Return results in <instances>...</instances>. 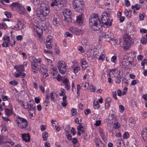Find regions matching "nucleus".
I'll use <instances>...</instances> for the list:
<instances>
[{"mask_svg":"<svg viewBox=\"0 0 147 147\" xmlns=\"http://www.w3.org/2000/svg\"><path fill=\"white\" fill-rule=\"evenodd\" d=\"M48 69L47 67L44 65H42L40 67V72L42 74L43 77L46 78L49 76V74L47 73Z\"/></svg>","mask_w":147,"mask_h":147,"instance_id":"9d476101","label":"nucleus"},{"mask_svg":"<svg viewBox=\"0 0 147 147\" xmlns=\"http://www.w3.org/2000/svg\"><path fill=\"white\" fill-rule=\"evenodd\" d=\"M124 14L125 16L128 18H130L131 16V10L126 9L124 11Z\"/></svg>","mask_w":147,"mask_h":147,"instance_id":"cd10ccee","label":"nucleus"},{"mask_svg":"<svg viewBox=\"0 0 147 147\" xmlns=\"http://www.w3.org/2000/svg\"><path fill=\"white\" fill-rule=\"evenodd\" d=\"M123 46L125 49H128L130 46L132 40L131 37L127 34H125L123 36Z\"/></svg>","mask_w":147,"mask_h":147,"instance_id":"0eeeda50","label":"nucleus"},{"mask_svg":"<svg viewBox=\"0 0 147 147\" xmlns=\"http://www.w3.org/2000/svg\"><path fill=\"white\" fill-rule=\"evenodd\" d=\"M102 17L101 18V23L104 27H108L112 24V22L113 19L111 18L110 14L107 12L103 13L102 14Z\"/></svg>","mask_w":147,"mask_h":147,"instance_id":"7ed1b4c3","label":"nucleus"},{"mask_svg":"<svg viewBox=\"0 0 147 147\" xmlns=\"http://www.w3.org/2000/svg\"><path fill=\"white\" fill-rule=\"evenodd\" d=\"M57 66L60 73L64 74L65 73L67 70V66L64 61L61 60L58 61Z\"/></svg>","mask_w":147,"mask_h":147,"instance_id":"6e6552de","label":"nucleus"},{"mask_svg":"<svg viewBox=\"0 0 147 147\" xmlns=\"http://www.w3.org/2000/svg\"><path fill=\"white\" fill-rule=\"evenodd\" d=\"M117 147H124V144L122 139H118L116 141Z\"/></svg>","mask_w":147,"mask_h":147,"instance_id":"412c9836","label":"nucleus"},{"mask_svg":"<svg viewBox=\"0 0 147 147\" xmlns=\"http://www.w3.org/2000/svg\"><path fill=\"white\" fill-rule=\"evenodd\" d=\"M94 141L96 146H97L102 143V142L99 139L97 138H95Z\"/></svg>","mask_w":147,"mask_h":147,"instance_id":"c03bdc74","label":"nucleus"},{"mask_svg":"<svg viewBox=\"0 0 147 147\" xmlns=\"http://www.w3.org/2000/svg\"><path fill=\"white\" fill-rule=\"evenodd\" d=\"M105 58V54L104 53H102L101 55H100L99 57L98 60H101L102 61H103L104 60V59Z\"/></svg>","mask_w":147,"mask_h":147,"instance_id":"e433bc0d","label":"nucleus"},{"mask_svg":"<svg viewBox=\"0 0 147 147\" xmlns=\"http://www.w3.org/2000/svg\"><path fill=\"white\" fill-rule=\"evenodd\" d=\"M62 82L64 84L67 83L69 82V81L67 78H65L62 79Z\"/></svg>","mask_w":147,"mask_h":147,"instance_id":"e2e57ef3","label":"nucleus"},{"mask_svg":"<svg viewBox=\"0 0 147 147\" xmlns=\"http://www.w3.org/2000/svg\"><path fill=\"white\" fill-rule=\"evenodd\" d=\"M147 42V40L145 38H141V42L142 44L144 45L146 44Z\"/></svg>","mask_w":147,"mask_h":147,"instance_id":"09e8293b","label":"nucleus"},{"mask_svg":"<svg viewBox=\"0 0 147 147\" xmlns=\"http://www.w3.org/2000/svg\"><path fill=\"white\" fill-rule=\"evenodd\" d=\"M59 18L56 14L54 16L52 23L53 25L56 26H58L60 25Z\"/></svg>","mask_w":147,"mask_h":147,"instance_id":"4468645a","label":"nucleus"},{"mask_svg":"<svg viewBox=\"0 0 147 147\" xmlns=\"http://www.w3.org/2000/svg\"><path fill=\"white\" fill-rule=\"evenodd\" d=\"M21 5L18 3H13L11 5V6L12 7H15L16 8H18L20 7Z\"/></svg>","mask_w":147,"mask_h":147,"instance_id":"58836bf2","label":"nucleus"},{"mask_svg":"<svg viewBox=\"0 0 147 147\" xmlns=\"http://www.w3.org/2000/svg\"><path fill=\"white\" fill-rule=\"evenodd\" d=\"M85 114L86 115H88L89 114L91 113V111L90 109H87L85 110L84 111Z\"/></svg>","mask_w":147,"mask_h":147,"instance_id":"69168bd1","label":"nucleus"},{"mask_svg":"<svg viewBox=\"0 0 147 147\" xmlns=\"http://www.w3.org/2000/svg\"><path fill=\"white\" fill-rule=\"evenodd\" d=\"M119 111L121 112H123L124 110V107L122 105H120L119 106Z\"/></svg>","mask_w":147,"mask_h":147,"instance_id":"0e129e2a","label":"nucleus"},{"mask_svg":"<svg viewBox=\"0 0 147 147\" xmlns=\"http://www.w3.org/2000/svg\"><path fill=\"white\" fill-rule=\"evenodd\" d=\"M93 107L94 109H98L100 107L98 102L96 100H94L93 102Z\"/></svg>","mask_w":147,"mask_h":147,"instance_id":"2f4dec72","label":"nucleus"},{"mask_svg":"<svg viewBox=\"0 0 147 147\" xmlns=\"http://www.w3.org/2000/svg\"><path fill=\"white\" fill-rule=\"evenodd\" d=\"M71 134H72L73 135H74L76 134V130H75L74 128V127H72L71 129Z\"/></svg>","mask_w":147,"mask_h":147,"instance_id":"338daca9","label":"nucleus"},{"mask_svg":"<svg viewBox=\"0 0 147 147\" xmlns=\"http://www.w3.org/2000/svg\"><path fill=\"white\" fill-rule=\"evenodd\" d=\"M42 138L44 140H46L48 136V133L47 132H45L42 134Z\"/></svg>","mask_w":147,"mask_h":147,"instance_id":"79ce46f5","label":"nucleus"},{"mask_svg":"<svg viewBox=\"0 0 147 147\" xmlns=\"http://www.w3.org/2000/svg\"><path fill=\"white\" fill-rule=\"evenodd\" d=\"M116 56L115 55H114L111 57V61L112 62L115 63L116 62Z\"/></svg>","mask_w":147,"mask_h":147,"instance_id":"4d7b16f0","label":"nucleus"},{"mask_svg":"<svg viewBox=\"0 0 147 147\" xmlns=\"http://www.w3.org/2000/svg\"><path fill=\"white\" fill-rule=\"evenodd\" d=\"M71 115L72 116H73L75 115L76 114L77 112V110L76 109H73L71 111Z\"/></svg>","mask_w":147,"mask_h":147,"instance_id":"bf43d9fd","label":"nucleus"},{"mask_svg":"<svg viewBox=\"0 0 147 147\" xmlns=\"http://www.w3.org/2000/svg\"><path fill=\"white\" fill-rule=\"evenodd\" d=\"M7 26L6 24L4 23L0 24V29H6Z\"/></svg>","mask_w":147,"mask_h":147,"instance_id":"de8ad7c7","label":"nucleus"},{"mask_svg":"<svg viewBox=\"0 0 147 147\" xmlns=\"http://www.w3.org/2000/svg\"><path fill=\"white\" fill-rule=\"evenodd\" d=\"M51 5L52 7L57 6L59 9H62L63 7V4L61 1L57 0H51Z\"/></svg>","mask_w":147,"mask_h":147,"instance_id":"1a4fd4ad","label":"nucleus"},{"mask_svg":"<svg viewBox=\"0 0 147 147\" xmlns=\"http://www.w3.org/2000/svg\"><path fill=\"white\" fill-rule=\"evenodd\" d=\"M63 13L65 18H67V16H70L72 14L71 11L69 9H65L63 11Z\"/></svg>","mask_w":147,"mask_h":147,"instance_id":"393cba45","label":"nucleus"},{"mask_svg":"<svg viewBox=\"0 0 147 147\" xmlns=\"http://www.w3.org/2000/svg\"><path fill=\"white\" fill-rule=\"evenodd\" d=\"M14 68L17 70L18 71L20 72L21 73L24 71V68L23 65H20L17 67L15 66Z\"/></svg>","mask_w":147,"mask_h":147,"instance_id":"7c9ffc66","label":"nucleus"},{"mask_svg":"<svg viewBox=\"0 0 147 147\" xmlns=\"http://www.w3.org/2000/svg\"><path fill=\"white\" fill-rule=\"evenodd\" d=\"M133 63V61H123L121 62V65L124 68L128 69L131 66Z\"/></svg>","mask_w":147,"mask_h":147,"instance_id":"f8f14e48","label":"nucleus"},{"mask_svg":"<svg viewBox=\"0 0 147 147\" xmlns=\"http://www.w3.org/2000/svg\"><path fill=\"white\" fill-rule=\"evenodd\" d=\"M9 84L14 86H16L18 84V82L17 81L14 80L11 81L9 82Z\"/></svg>","mask_w":147,"mask_h":147,"instance_id":"8fccbe9b","label":"nucleus"},{"mask_svg":"<svg viewBox=\"0 0 147 147\" xmlns=\"http://www.w3.org/2000/svg\"><path fill=\"white\" fill-rule=\"evenodd\" d=\"M98 131L100 134V136L102 138L103 140L105 142H106L107 140L102 129L101 127H99L98 128Z\"/></svg>","mask_w":147,"mask_h":147,"instance_id":"b1692460","label":"nucleus"},{"mask_svg":"<svg viewBox=\"0 0 147 147\" xmlns=\"http://www.w3.org/2000/svg\"><path fill=\"white\" fill-rule=\"evenodd\" d=\"M129 137V134L127 132H125L123 135V138L124 139H126Z\"/></svg>","mask_w":147,"mask_h":147,"instance_id":"49530a36","label":"nucleus"},{"mask_svg":"<svg viewBox=\"0 0 147 147\" xmlns=\"http://www.w3.org/2000/svg\"><path fill=\"white\" fill-rule=\"evenodd\" d=\"M50 7L47 3L41 2L40 9L38 8L36 11L35 14L42 21H44L50 12Z\"/></svg>","mask_w":147,"mask_h":147,"instance_id":"f257e3e1","label":"nucleus"},{"mask_svg":"<svg viewBox=\"0 0 147 147\" xmlns=\"http://www.w3.org/2000/svg\"><path fill=\"white\" fill-rule=\"evenodd\" d=\"M77 130L78 132L77 133V135L78 136H80L81 135V133L80 132L83 133L84 132V127L82 125H79L77 127Z\"/></svg>","mask_w":147,"mask_h":147,"instance_id":"bb28decb","label":"nucleus"},{"mask_svg":"<svg viewBox=\"0 0 147 147\" xmlns=\"http://www.w3.org/2000/svg\"><path fill=\"white\" fill-rule=\"evenodd\" d=\"M107 41L112 45H116L117 44V40L113 37L112 38L110 37L109 40Z\"/></svg>","mask_w":147,"mask_h":147,"instance_id":"4be33fe9","label":"nucleus"},{"mask_svg":"<svg viewBox=\"0 0 147 147\" xmlns=\"http://www.w3.org/2000/svg\"><path fill=\"white\" fill-rule=\"evenodd\" d=\"M14 144V142L8 141L3 142L2 143V145L3 147H13Z\"/></svg>","mask_w":147,"mask_h":147,"instance_id":"f3484780","label":"nucleus"},{"mask_svg":"<svg viewBox=\"0 0 147 147\" xmlns=\"http://www.w3.org/2000/svg\"><path fill=\"white\" fill-rule=\"evenodd\" d=\"M20 104L22 107L25 109H27L29 107V102H28L25 101L21 100Z\"/></svg>","mask_w":147,"mask_h":147,"instance_id":"5701e85b","label":"nucleus"},{"mask_svg":"<svg viewBox=\"0 0 147 147\" xmlns=\"http://www.w3.org/2000/svg\"><path fill=\"white\" fill-rule=\"evenodd\" d=\"M65 20L68 22H71V19L70 16H67V18L65 17Z\"/></svg>","mask_w":147,"mask_h":147,"instance_id":"680f3d73","label":"nucleus"},{"mask_svg":"<svg viewBox=\"0 0 147 147\" xmlns=\"http://www.w3.org/2000/svg\"><path fill=\"white\" fill-rule=\"evenodd\" d=\"M79 121H82V119L80 118H77L75 120V121L76 123L77 124H81L82 125V123H79Z\"/></svg>","mask_w":147,"mask_h":147,"instance_id":"13d9d810","label":"nucleus"},{"mask_svg":"<svg viewBox=\"0 0 147 147\" xmlns=\"http://www.w3.org/2000/svg\"><path fill=\"white\" fill-rule=\"evenodd\" d=\"M36 105L33 101H29V105L28 108H27L28 109V111H32L33 110H36Z\"/></svg>","mask_w":147,"mask_h":147,"instance_id":"dca6fc26","label":"nucleus"},{"mask_svg":"<svg viewBox=\"0 0 147 147\" xmlns=\"http://www.w3.org/2000/svg\"><path fill=\"white\" fill-rule=\"evenodd\" d=\"M60 90L61 91V93L59 94V95L60 96H64L66 95V91L64 89H63V88H61Z\"/></svg>","mask_w":147,"mask_h":147,"instance_id":"37998d69","label":"nucleus"},{"mask_svg":"<svg viewBox=\"0 0 147 147\" xmlns=\"http://www.w3.org/2000/svg\"><path fill=\"white\" fill-rule=\"evenodd\" d=\"M81 67L82 69H85L88 66V65L86 60L85 59H82L81 60Z\"/></svg>","mask_w":147,"mask_h":147,"instance_id":"c85d7f7f","label":"nucleus"},{"mask_svg":"<svg viewBox=\"0 0 147 147\" xmlns=\"http://www.w3.org/2000/svg\"><path fill=\"white\" fill-rule=\"evenodd\" d=\"M50 97L51 98V100L53 101L55 99V97L56 96V94L55 92H51L50 94Z\"/></svg>","mask_w":147,"mask_h":147,"instance_id":"c9c22d12","label":"nucleus"},{"mask_svg":"<svg viewBox=\"0 0 147 147\" xmlns=\"http://www.w3.org/2000/svg\"><path fill=\"white\" fill-rule=\"evenodd\" d=\"M30 59L31 62V67L32 71L34 74L37 73L39 70L38 64L40 63L41 59L40 58L36 59L34 57L32 56L30 57Z\"/></svg>","mask_w":147,"mask_h":147,"instance_id":"20e7f679","label":"nucleus"},{"mask_svg":"<svg viewBox=\"0 0 147 147\" xmlns=\"http://www.w3.org/2000/svg\"><path fill=\"white\" fill-rule=\"evenodd\" d=\"M15 122L17 126L21 129L26 128L28 125L27 120L20 116L16 118Z\"/></svg>","mask_w":147,"mask_h":147,"instance_id":"423d86ee","label":"nucleus"},{"mask_svg":"<svg viewBox=\"0 0 147 147\" xmlns=\"http://www.w3.org/2000/svg\"><path fill=\"white\" fill-rule=\"evenodd\" d=\"M31 2L34 5H37L40 2V0H30Z\"/></svg>","mask_w":147,"mask_h":147,"instance_id":"a18cd8bd","label":"nucleus"},{"mask_svg":"<svg viewBox=\"0 0 147 147\" xmlns=\"http://www.w3.org/2000/svg\"><path fill=\"white\" fill-rule=\"evenodd\" d=\"M18 12L21 14L24 15L26 12L25 9V7L21 5L20 7H19L18 10Z\"/></svg>","mask_w":147,"mask_h":147,"instance_id":"a878e982","label":"nucleus"},{"mask_svg":"<svg viewBox=\"0 0 147 147\" xmlns=\"http://www.w3.org/2000/svg\"><path fill=\"white\" fill-rule=\"evenodd\" d=\"M111 101V99L110 97H107L105 100V109H108L110 107Z\"/></svg>","mask_w":147,"mask_h":147,"instance_id":"aec40b11","label":"nucleus"},{"mask_svg":"<svg viewBox=\"0 0 147 147\" xmlns=\"http://www.w3.org/2000/svg\"><path fill=\"white\" fill-rule=\"evenodd\" d=\"M142 135L143 140L147 142V128L142 129Z\"/></svg>","mask_w":147,"mask_h":147,"instance_id":"6ab92c4d","label":"nucleus"},{"mask_svg":"<svg viewBox=\"0 0 147 147\" xmlns=\"http://www.w3.org/2000/svg\"><path fill=\"white\" fill-rule=\"evenodd\" d=\"M84 22L83 15L81 13L76 17V23L78 25H82Z\"/></svg>","mask_w":147,"mask_h":147,"instance_id":"ddd939ff","label":"nucleus"},{"mask_svg":"<svg viewBox=\"0 0 147 147\" xmlns=\"http://www.w3.org/2000/svg\"><path fill=\"white\" fill-rule=\"evenodd\" d=\"M90 91L92 92H94L95 90V87L94 86H91L90 87Z\"/></svg>","mask_w":147,"mask_h":147,"instance_id":"774afa93","label":"nucleus"},{"mask_svg":"<svg viewBox=\"0 0 147 147\" xmlns=\"http://www.w3.org/2000/svg\"><path fill=\"white\" fill-rule=\"evenodd\" d=\"M13 111L12 109H6L5 111V115L7 117L10 116L12 114Z\"/></svg>","mask_w":147,"mask_h":147,"instance_id":"c756f323","label":"nucleus"},{"mask_svg":"<svg viewBox=\"0 0 147 147\" xmlns=\"http://www.w3.org/2000/svg\"><path fill=\"white\" fill-rule=\"evenodd\" d=\"M64 85L65 86V88L66 90H68L69 89L70 87V84L69 82L64 84Z\"/></svg>","mask_w":147,"mask_h":147,"instance_id":"6e6d98bb","label":"nucleus"},{"mask_svg":"<svg viewBox=\"0 0 147 147\" xmlns=\"http://www.w3.org/2000/svg\"><path fill=\"white\" fill-rule=\"evenodd\" d=\"M35 110H33L32 111H28L29 115L30 116V118H32L35 115V114H34V113L35 111Z\"/></svg>","mask_w":147,"mask_h":147,"instance_id":"864d4df0","label":"nucleus"},{"mask_svg":"<svg viewBox=\"0 0 147 147\" xmlns=\"http://www.w3.org/2000/svg\"><path fill=\"white\" fill-rule=\"evenodd\" d=\"M10 41H4L2 44V46L4 47H6L9 46V44H10Z\"/></svg>","mask_w":147,"mask_h":147,"instance_id":"4c0bfd02","label":"nucleus"},{"mask_svg":"<svg viewBox=\"0 0 147 147\" xmlns=\"http://www.w3.org/2000/svg\"><path fill=\"white\" fill-rule=\"evenodd\" d=\"M82 86H81V87H84L83 88L84 90H86L88 88L89 85V84L88 83L86 82L85 83L82 84Z\"/></svg>","mask_w":147,"mask_h":147,"instance_id":"ea45409f","label":"nucleus"},{"mask_svg":"<svg viewBox=\"0 0 147 147\" xmlns=\"http://www.w3.org/2000/svg\"><path fill=\"white\" fill-rule=\"evenodd\" d=\"M5 14L8 18H10L11 16V13L8 11H5Z\"/></svg>","mask_w":147,"mask_h":147,"instance_id":"052dcab7","label":"nucleus"},{"mask_svg":"<svg viewBox=\"0 0 147 147\" xmlns=\"http://www.w3.org/2000/svg\"><path fill=\"white\" fill-rule=\"evenodd\" d=\"M51 71L53 72V74L54 76L56 75L58 72V71L56 67H53L51 69Z\"/></svg>","mask_w":147,"mask_h":147,"instance_id":"a19ab883","label":"nucleus"},{"mask_svg":"<svg viewBox=\"0 0 147 147\" xmlns=\"http://www.w3.org/2000/svg\"><path fill=\"white\" fill-rule=\"evenodd\" d=\"M100 36L101 37H103V38L106 39L107 40H109L110 37L109 36V35L107 34L106 33H103L102 34H101Z\"/></svg>","mask_w":147,"mask_h":147,"instance_id":"f704fd0d","label":"nucleus"},{"mask_svg":"<svg viewBox=\"0 0 147 147\" xmlns=\"http://www.w3.org/2000/svg\"><path fill=\"white\" fill-rule=\"evenodd\" d=\"M22 139L26 142H29L30 140V136L28 133H24L22 134Z\"/></svg>","mask_w":147,"mask_h":147,"instance_id":"2eb2a0df","label":"nucleus"},{"mask_svg":"<svg viewBox=\"0 0 147 147\" xmlns=\"http://www.w3.org/2000/svg\"><path fill=\"white\" fill-rule=\"evenodd\" d=\"M55 78L57 79V80L59 81H60L61 80H62L63 77L62 76H61L60 74H58L57 75V76H56V77H55Z\"/></svg>","mask_w":147,"mask_h":147,"instance_id":"603ef678","label":"nucleus"},{"mask_svg":"<svg viewBox=\"0 0 147 147\" xmlns=\"http://www.w3.org/2000/svg\"><path fill=\"white\" fill-rule=\"evenodd\" d=\"M72 4L73 7L78 12H82L84 9V4L82 0H74Z\"/></svg>","mask_w":147,"mask_h":147,"instance_id":"39448f33","label":"nucleus"},{"mask_svg":"<svg viewBox=\"0 0 147 147\" xmlns=\"http://www.w3.org/2000/svg\"><path fill=\"white\" fill-rule=\"evenodd\" d=\"M70 30L72 33L76 34H81L83 33V31L77 28H70Z\"/></svg>","mask_w":147,"mask_h":147,"instance_id":"a211bd4d","label":"nucleus"},{"mask_svg":"<svg viewBox=\"0 0 147 147\" xmlns=\"http://www.w3.org/2000/svg\"><path fill=\"white\" fill-rule=\"evenodd\" d=\"M115 113H110L109 116V119L111 120H113V121L115 120Z\"/></svg>","mask_w":147,"mask_h":147,"instance_id":"72a5a7b5","label":"nucleus"},{"mask_svg":"<svg viewBox=\"0 0 147 147\" xmlns=\"http://www.w3.org/2000/svg\"><path fill=\"white\" fill-rule=\"evenodd\" d=\"M89 22L91 28L94 30H98L102 27V23L97 14H92L89 18Z\"/></svg>","mask_w":147,"mask_h":147,"instance_id":"f03ea898","label":"nucleus"},{"mask_svg":"<svg viewBox=\"0 0 147 147\" xmlns=\"http://www.w3.org/2000/svg\"><path fill=\"white\" fill-rule=\"evenodd\" d=\"M80 68L79 67H76L74 69L73 72L75 73H77L80 70Z\"/></svg>","mask_w":147,"mask_h":147,"instance_id":"5fc2aeb1","label":"nucleus"},{"mask_svg":"<svg viewBox=\"0 0 147 147\" xmlns=\"http://www.w3.org/2000/svg\"><path fill=\"white\" fill-rule=\"evenodd\" d=\"M120 73V71H119L118 76H116L115 77L116 78L115 80V83L117 84H119L121 82V77L119 75Z\"/></svg>","mask_w":147,"mask_h":147,"instance_id":"473e14b6","label":"nucleus"},{"mask_svg":"<svg viewBox=\"0 0 147 147\" xmlns=\"http://www.w3.org/2000/svg\"><path fill=\"white\" fill-rule=\"evenodd\" d=\"M46 45L47 48L51 49L53 46V39L52 36L49 35L47 38L46 42Z\"/></svg>","mask_w":147,"mask_h":147,"instance_id":"9b49d317","label":"nucleus"},{"mask_svg":"<svg viewBox=\"0 0 147 147\" xmlns=\"http://www.w3.org/2000/svg\"><path fill=\"white\" fill-rule=\"evenodd\" d=\"M9 37L7 35H5L3 38V40L4 41H10Z\"/></svg>","mask_w":147,"mask_h":147,"instance_id":"3c124183","label":"nucleus"}]
</instances>
